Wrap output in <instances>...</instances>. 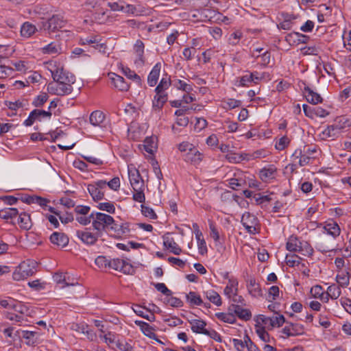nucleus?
<instances>
[{
	"label": "nucleus",
	"instance_id": "obj_1",
	"mask_svg": "<svg viewBox=\"0 0 351 351\" xmlns=\"http://www.w3.org/2000/svg\"><path fill=\"white\" fill-rule=\"evenodd\" d=\"M37 262L30 259L22 262L13 272V279L19 281L33 276L37 271Z\"/></svg>",
	"mask_w": 351,
	"mask_h": 351
},
{
	"label": "nucleus",
	"instance_id": "obj_2",
	"mask_svg": "<svg viewBox=\"0 0 351 351\" xmlns=\"http://www.w3.org/2000/svg\"><path fill=\"white\" fill-rule=\"evenodd\" d=\"M113 223L114 219L112 217L99 212L95 213V217L92 221L94 230H97V232H101V236L102 235V232L108 228L110 225Z\"/></svg>",
	"mask_w": 351,
	"mask_h": 351
},
{
	"label": "nucleus",
	"instance_id": "obj_3",
	"mask_svg": "<svg viewBox=\"0 0 351 351\" xmlns=\"http://www.w3.org/2000/svg\"><path fill=\"white\" fill-rule=\"evenodd\" d=\"M53 80L56 82L72 85L75 81L73 74L64 69L63 67H57L56 70L51 71Z\"/></svg>",
	"mask_w": 351,
	"mask_h": 351
},
{
	"label": "nucleus",
	"instance_id": "obj_4",
	"mask_svg": "<svg viewBox=\"0 0 351 351\" xmlns=\"http://www.w3.org/2000/svg\"><path fill=\"white\" fill-rule=\"evenodd\" d=\"M106 189V182L98 180L88 185V191L95 202L102 199L104 197V189Z\"/></svg>",
	"mask_w": 351,
	"mask_h": 351
},
{
	"label": "nucleus",
	"instance_id": "obj_5",
	"mask_svg": "<svg viewBox=\"0 0 351 351\" xmlns=\"http://www.w3.org/2000/svg\"><path fill=\"white\" fill-rule=\"evenodd\" d=\"M65 25L66 21L64 20L63 16L56 14L53 15L48 21L43 22V27L45 30L55 32L64 27Z\"/></svg>",
	"mask_w": 351,
	"mask_h": 351
},
{
	"label": "nucleus",
	"instance_id": "obj_6",
	"mask_svg": "<svg viewBox=\"0 0 351 351\" xmlns=\"http://www.w3.org/2000/svg\"><path fill=\"white\" fill-rule=\"evenodd\" d=\"M109 267L123 272L125 274H132L134 272L132 265L125 261L120 258L110 260Z\"/></svg>",
	"mask_w": 351,
	"mask_h": 351
},
{
	"label": "nucleus",
	"instance_id": "obj_7",
	"mask_svg": "<svg viewBox=\"0 0 351 351\" xmlns=\"http://www.w3.org/2000/svg\"><path fill=\"white\" fill-rule=\"evenodd\" d=\"M76 235L84 244L93 245L101 237V232L92 233L86 228L84 230H77Z\"/></svg>",
	"mask_w": 351,
	"mask_h": 351
},
{
	"label": "nucleus",
	"instance_id": "obj_8",
	"mask_svg": "<svg viewBox=\"0 0 351 351\" xmlns=\"http://www.w3.org/2000/svg\"><path fill=\"white\" fill-rule=\"evenodd\" d=\"M156 95L152 100V108L155 111L160 110L168 100V95L165 90L155 88Z\"/></svg>",
	"mask_w": 351,
	"mask_h": 351
},
{
	"label": "nucleus",
	"instance_id": "obj_9",
	"mask_svg": "<svg viewBox=\"0 0 351 351\" xmlns=\"http://www.w3.org/2000/svg\"><path fill=\"white\" fill-rule=\"evenodd\" d=\"M241 223L248 233L255 234L256 232L257 218L254 215L250 213H244L241 218Z\"/></svg>",
	"mask_w": 351,
	"mask_h": 351
},
{
	"label": "nucleus",
	"instance_id": "obj_10",
	"mask_svg": "<svg viewBox=\"0 0 351 351\" xmlns=\"http://www.w3.org/2000/svg\"><path fill=\"white\" fill-rule=\"evenodd\" d=\"M128 176L131 186H132L134 191L143 188V180L141 178L139 171L136 168L129 169Z\"/></svg>",
	"mask_w": 351,
	"mask_h": 351
},
{
	"label": "nucleus",
	"instance_id": "obj_11",
	"mask_svg": "<svg viewBox=\"0 0 351 351\" xmlns=\"http://www.w3.org/2000/svg\"><path fill=\"white\" fill-rule=\"evenodd\" d=\"M162 239L165 247L170 250L171 252L176 255H179L182 252V249L175 242L173 238L171 237V233L167 232L162 236Z\"/></svg>",
	"mask_w": 351,
	"mask_h": 351
},
{
	"label": "nucleus",
	"instance_id": "obj_12",
	"mask_svg": "<svg viewBox=\"0 0 351 351\" xmlns=\"http://www.w3.org/2000/svg\"><path fill=\"white\" fill-rule=\"evenodd\" d=\"M287 323L288 325L282 329V333L287 337L298 336L304 333V328L302 325L291 322Z\"/></svg>",
	"mask_w": 351,
	"mask_h": 351
},
{
	"label": "nucleus",
	"instance_id": "obj_13",
	"mask_svg": "<svg viewBox=\"0 0 351 351\" xmlns=\"http://www.w3.org/2000/svg\"><path fill=\"white\" fill-rule=\"evenodd\" d=\"M112 83L114 87L121 91H127L129 89L130 85L125 81V79L115 73H111L110 77Z\"/></svg>",
	"mask_w": 351,
	"mask_h": 351
},
{
	"label": "nucleus",
	"instance_id": "obj_14",
	"mask_svg": "<svg viewBox=\"0 0 351 351\" xmlns=\"http://www.w3.org/2000/svg\"><path fill=\"white\" fill-rule=\"evenodd\" d=\"M136 325L140 327L141 332L144 334V335L148 337L151 339H156V335L154 332L155 330V328L148 323L145 322L141 320L134 321Z\"/></svg>",
	"mask_w": 351,
	"mask_h": 351
},
{
	"label": "nucleus",
	"instance_id": "obj_15",
	"mask_svg": "<svg viewBox=\"0 0 351 351\" xmlns=\"http://www.w3.org/2000/svg\"><path fill=\"white\" fill-rule=\"evenodd\" d=\"M50 241L53 244L64 247L69 243V237L64 233L55 232L51 235Z\"/></svg>",
	"mask_w": 351,
	"mask_h": 351
},
{
	"label": "nucleus",
	"instance_id": "obj_16",
	"mask_svg": "<svg viewBox=\"0 0 351 351\" xmlns=\"http://www.w3.org/2000/svg\"><path fill=\"white\" fill-rule=\"evenodd\" d=\"M304 94L308 102L312 104H317L322 102V97L316 92H314L308 86L304 88Z\"/></svg>",
	"mask_w": 351,
	"mask_h": 351
},
{
	"label": "nucleus",
	"instance_id": "obj_17",
	"mask_svg": "<svg viewBox=\"0 0 351 351\" xmlns=\"http://www.w3.org/2000/svg\"><path fill=\"white\" fill-rule=\"evenodd\" d=\"M189 324L191 325V330L195 333L198 334H205V331L207 330V329L205 328L207 324L205 321L203 319H189L188 320Z\"/></svg>",
	"mask_w": 351,
	"mask_h": 351
},
{
	"label": "nucleus",
	"instance_id": "obj_18",
	"mask_svg": "<svg viewBox=\"0 0 351 351\" xmlns=\"http://www.w3.org/2000/svg\"><path fill=\"white\" fill-rule=\"evenodd\" d=\"M193 228L195 233V237L197 240V245L199 253L203 255L207 252L206 241L204 239H201V237H202V233L199 230L198 225L195 223L193 224Z\"/></svg>",
	"mask_w": 351,
	"mask_h": 351
},
{
	"label": "nucleus",
	"instance_id": "obj_19",
	"mask_svg": "<svg viewBox=\"0 0 351 351\" xmlns=\"http://www.w3.org/2000/svg\"><path fill=\"white\" fill-rule=\"evenodd\" d=\"M161 69V64L157 63L152 69L147 77V83L150 86H154L158 80Z\"/></svg>",
	"mask_w": 351,
	"mask_h": 351
},
{
	"label": "nucleus",
	"instance_id": "obj_20",
	"mask_svg": "<svg viewBox=\"0 0 351 351\" xmlns=\"http://www.w3.org/2000/svg\"><path fill=\"white\" fill-rule=\"evenodd\" d=\"M184 160L191 163H198L202 160V154L194 147L184 156Z\"/></svg>",
	"mask_w": 351,
	"mask_h": 351
},
{
	"label": "nucleus",
	"instance_id": "obj_21",
	"mask_svg": "<svg viewBox=\"0 0 351 351\" xmlns=\"http://www.w3.org/2000/svg\"><path fill=\"white\" fill-rule=\"evenodd\" d=\"M105 119V114L100 110L93 111L90 115V123L94 126H102Z\"/></svg>",
	"mask_w": 351,
	"mask_h": 351
},
{
	"label": "nucleus",
	"instance_id": "obj_22",
	"mask_svg": "<svg viewBox=\"0 0 351 351\" xmlns=\"http://www.w3.org/2000/svg\"><path fill=\"white\" fill-rule=\"evenodd\" d=\"M276 172V168L274 165H270L268 167H264L259 172L260 178L266 182L269 179L274 178V175Z\"/></svg>",
	"mask_w": 351,
	"mask_h": 351
},
{
	"label": "nucleus",
	"instance_id": "obj_23",
	"mask_svg": "<svg viewBox=\"0 0 351 351\" xmlns=\"http://www.w3.org/2000/svg\"><path fill=\"white\" fill-rule=\"evenodd\" d=\"M18 223L24 230H29L32 226L30 215L26 213L19 214Z\"/></svg>",
	"mask_w": 351,
	"mask_h": 351
},
{
	"label": "nucleus",
	"instance_id": "obj_24",
	"mask_svg": "<svg viewBox=\"0 0 351 351\" xmlns=\"http://www.w3.org/2000/svg\"><path fill=\"white\" fill-rule=\"evenodd\" d=\"M301 244L296 237L291 236L287 242L286 248L290 252H300L302 250Z\"/></svg>",
	"mask_w": 351,
	"mask_h": 351
},
{
	"label": "nucleus",
	"instance_id": "obj_25",
	"mask_svg": "<svg viewBox=\"0 0 351 351\" xmlns=\"http://www.w3.org/2000/svg\"><path fill=\"white\" fill-rule=\"evenodd\" d=\"M234 308V313L241 319L248 321L252 317V313L249 309L243 308L240 305H234L232 306Z\"/></svg>",
	"mask_w": 351,
	"mask_h": 351
},
{
	"label": "nucleus",
	"instance_id": "obj_26",
	"mask_svg": "<svg viewBox=\"0 0 351 351\" xmlns=\"http://www.w3.org/2000/svg\"><path fill=\"white\" fill-rule=\"evenodd\" d=\"M19 215V210L16 208H5L0 210V218L5 220L12 219Z\"/></svg>",
	"mask_w": 351,
	"mask_h": 351
},
{
	"label": "nucleus",
	"instance_id": "obj_27",
	"mask_svg": "<svg viewBox=\"0 0 351 351\" xmlns=\"http://www.w3.org/2000/svg\"><path fill=\"white\" fill-rule=\"evenodd\" d=\"M60 45L57 42H51L49 45L42 48V52L44 54H57L60 53Z\"/></svg>",
	"mask_w": 351,
	"mask_h": 351
},
{
	"label": "nucleus",
	"instance_id": "obj_28",
	"mask_svg": "<svg viewBox=\"0 0 351 351\" xmlns=\"http://www.w3.org/2000/svg\"><path fill=\"white\" fill-rule=\"evenodd\" d=\"M324 230L333 237H337L340 234V228L337 223L331 221L326 223L324 227Z\"/></svg>",
	"mask_w": 351,
	"mask_h": 351
},
{
	"label": "nucleus",
	"instance_id": "obj_29",
	"mask_svg": "<svg viewBox=\"0 0 351 351\" xmlns=\"http://www.w3.org/2000/svg\"><path fill=\"white\" fill-rule=\"evenodd\" d=\"M10 61L8 60L6 58L0 56V77H5L10 75V73H8V71L12 72L13 69L11 68L10 65H7L6 63L10 62Z\"/></svg>",
	"mask_w": 351,
	"mask_h": 351
},
{
	"label": "nucleus",
	"instance_id": "obj_30",
	"mask_svg": "<svg viewBox=\"0 0 351 351\" xmlns=\"http://www.w3.org/2000/svg\"><path fill=\"white\" fill-rule=\"evenodd\" d=\"M22 337L24 338L26 341V344L28 346H34L37 341V332L35 331H28V330H23Z\"/></svg>",
	"mask_w": 351,
	"mask_h": 351
},
{
	"label": "nucleus",
	"instance_id": "obj_31",
	"mask_svg": "<svg viewBox=\"0 0 351 351\" xmlns=\"http://www.w3.org/2000/svg\"><path fill=\"white\" fill-rule=\"evenodd\" d=\"M293 156L295 157L296 158H300L299 165L300 167H303L309 164L311 160L313 158V157H311L306 154H302V151L301 149H296L293 154Z\"/></svg>",
	"mask_w": 351,
	"mask_h": 351
},
{
	"label": "nucleus",
	"instance_id": "obj_32",
	"mask_svg": "<svg viewBox=\"0 0 351 351\" xmlns=\"http://www.w3.org/2000/svg\"><path fill=\"white\" fill-rule=\"evenodd\" d=\"M247 290L253 296L261 294V290L258 284L256 282L254 278H250L247 282Z\"/></svg>",
	"mask_w": 351,
	"mask_h": 351
},
{
	"label": "nucleus",
	"instance_id": "obj_33",
	"mask_svg": "<svg viewBox=\"0 0 351 351\" xmlns=\"http://www.w3.org/2000/svg\"><path fill=\"white\" fill-rule=\"evenodd\" d=\"M206 298L212 303L219 306H221V299L218 293L214 290H209L205 292Z\"/></svg>",
	"mask_w": 351,
	"mask_h": 351
},
{
	"label": "nucleus",
	"instance_id": "obj_34",
	"mask_svg": "<svg viewBox=\"0 0 351 351\" xmlns=\"http://www.w3.org/2000/svg\"><path fill=\"white\" fill-rule=\"evenodd\" d=\"M340 288L335 285H332L328 287L326 291V300H328L329 297L332 300H336L340 296Z\"/></svg>",
	"mask_w": 351,
	"mask_h": 351
},
{
	"label": "nucleus",
	"instance_id": "obj_35",
	"mask_svg": "<svg viewBox=\"0 0 351 351\" xmlns=\"http://www.w3.org/2000/svg\"><path fill=\"white\" fill-rule=\"evenodd\" d=\"M36 29V28L34 25L28 22H26L22 25L21 28V34L23 36L28 38L35 32Z\"/></svg>",
	"mask_w": 351,
	"mask_h": 351
},
{
	"label": "nucleus",
	"instance_id": "obj_36",
	"mask_svg": "<svg viewBox=\"0 0 351 351\" xmlns=\"http://www.w3.org/2000/svg\"><path fill=\"white\" fill-rule=\"evenodd\" d=\"M186 298L187 302H189L191 305L199 306L203 304L201 297L194 291H190L186 294Z\"/></svg>",
	"mask_w": 351,
	"mask_h": 351
},
{
	"label": "nucleus",
	"instance_id": "obj_37",
	"mask_svg": "<svg viewBox=\"0 0 351 351\" xmlns=\"http://www.w3.org/2000/svg\"><path fill=\"white\" fill-rule=\"evenodd\" d=\"M229 184L233 190H238L239 187L246 185V181L241 176L234 177L229 180Z\"/></svg>",
	"mask_w": 351,
	"mask_h": 351
},
{
	"label": "nucleus",
	"instance_id": "obj_38",
	"mask_svg": "<svg viewBox=\"0 0 351 351\" xmlns=\"http://www.w3.org/2000/svg\"><path fill=\"white\" fill-rule=\"evenodd\" d=\"M143 147L145 152L152 154L156 149V144L154 138L147 137L144 141Z\"/></svg>",
	"mask_w": 351,
	"mask_h": 351
},
{
	"label": "nucleus",
	"instance_id": "obj_39",
	"mask_svg": "<svg viewBox=\"0 0 351 351\" xmlns=\"http://www.w3.org/2000/svg\"><path fill=\"white\" fill-rule=\"evenodd\" d=\"M341 128L338 125H332L328 126L322 134L326 138H335L339 133Z\"/></svg>",
	"mask_w": 351,
	"mask_h": 351
},
{
	"label": "nucleus",
	"instance_id": "obj_40",
	"mask_svg": "<svg viewBox=\"0 0 351 351\" xmlns=\"http://www.w3.org/2000/svg\"><path fill=\"white\" fill-rule=\"evenodd\" d=\"M215 316L221 321L228 323V324H234L236 322V318L234 315L232 313H217L215 314Z\"/></svg>",
	"mask_w": 351,
	"mask_h": 351
},
{
	"label": "nucleus",
	"instance_id": "obj_41",
	"mask_svg": "<svg viewBox=\"0 0 351 351\" xmlns=\"http://www.w3.org/2000/svg\"><path fill=\"white\" fill-rule=\"evenodd\" d=\"M348 272L337 274L336 276L337 282L342 287H346L349 285L350 279Z\"/></svg>",
	"mask_w": 351,
	"mask_h": 351
},
{
	"label": "nucleus",
	"instance_id": "obj_42",
	"mask_svg": "<svg viewBox=\"0 0 351 351\" xmlns=\"http://www.w3.org/2000/svg\"><path fill=\"white\" fill-rule=\"evenodd\" d=\"M256 332L260 339L263 340L265 342H269V333L265 330V327L261 326H258V324L255 325Z\"/></svg>",
	"mask_w": 351,
	"mask_h": 351
},
{
	"label": "nucleus",
	"instance_id": "obj_43",
	"mask_svg": "<svg viewBox=\"0 0 351 351\" xmlns=\"http://www.w3.org/2000/svg\"><path fill=\"white\" fill-rule=\"evenodd\" d=\"M302 258L296 254H287L286 256L285 262L289 267H294L299 265Z\"/></svg>",
	"mask_w": 351,
	"mask_h": 351
},
{
	"label": "nucleus",
	"instance_id": "obj_44",
	"mask_svg": "<svg viewBox=\"0 0 351 351\" xmlns=\"http://www.w3.org/2000/svg\"><path fill=\"white\" fill-rule=\"evenodd\" d=\"M285 322V318L282 315H278V316H274L270 317V326L273 327H280Z\"/></svg>",
	"mask_w": 351,
	"mask_h": 351
},
{
	"label": "nucleus",
	"instance_id": "obj_45",
	"mask_svg": "<svg viewBox=\"0 0 351 351\" xmlns=\"http://www.w3.org/2000/svg\"><path fill=\"white\" fill-rule=\"evenodd\" d=\"M141 213L145 217H149V219H157V215L155 213L154 210L149 206H146L142 204L141 205Z\"/></svg>",
	"mask_w": 351,
	"mask_h": 351
},
{
	"label": "nucleus",
	"instance_id": "obj_46",
	"mask_svg": "<svg viewBox=\"0 0 351 351\" xmlns=\"http://www.w3.org/2000/svg\"><path fill=\"white\" fill-rule=\"evenodd\" d=\"M238 282L234 279H230L228 285L224 289V293L229 298H231V294L233 293V289L237 288Z\"/></svg>",
	"mask_w": 351,
	"mask_h": 351
},
{
	"label": "nucleus",
	"instance_id": "obj_47",
	"mask_svg": "<svg viewBox=\"0 0 351 351\" xmlns=\"http://www.w3.org/2000/svg\"><path fill=\"white\" fill-rule=\"evenodd\" d=\"M123 71L127 77L134 80L138 84H141V79L134 71L130 70L129 68L123 69Z\"/></svg>",
	"mask_w": 351,
	"mask_h": 351
},
{
	"label": "nucleus",
	"instance_id": "obj_48",
	"mask_svg": "<svg viewBox=\"0 0 351 351\" xmlns=\"http://www.w3.org/2000/svg\"><path fill=\"white\" fill-rule=\"evenodd\" d=\"M49 97L47 93H43L37 96L32 102L35 107H42L44 104L47 101Z\"/></svg>",
	"mask_w": 351,
	"mask_h": 351
},
{
	"label": "nucleus",
	"instance_id": "obj_49",
	"mask_svg": "<svg viewBox=\"0 0 351 351\" xmlns=\"http://www.w3.org/2000/svg\"><path fill=\"white\" fill-rule=\"evenodd\" d=\"M97 208L101 210L106 211L109 213H114L115 207L113 203L111 202H103L99 203L97 205Z\"/></svg>",
	"mask_w": 351,
	"mask_h": 351
},
{
	"label": "nucleus",
	"instance_id": "obj_50",
	"mask_svg": "<svg viewBox=\"0 0 351 351\" xmlns=\"http://www.w3.org/2000/svg\"><path fill=\"white\" fill-rule=\"evenodd\" d=\"M73 87L71 84H63L60 82V88L58 90V95L63 96L71 93Z\"/></svg>",
	"mask_w": 351,
	"mask_h": 351
},
{
	"label": "nucleus",
	"instance_id": "obj_51",
	"mask_svg": "<svg viewBox=\"0 0 351 351\" xmlns=\"http://www.w3.org/2000/svg\"><path fill=\"white\" fill-rule=\"evenodd\" d=\"M134 311L137 315L142 317L149 322H154L156 319V317L154 314L150 315L145 314L140 306H136V308H134Z\"/></svg>",
	"mask_w": 351,
	"mask_h": 351
},
{
	"label": "nucleus",
	"instance_id": "obj_52",
	"mask_svg": "<svg viewBox=\"0 0 351 351\" xmlns=\"http://www.w3.org/2000/svg\"><path fill=\"white\" fill-rule=\"evenodd\" d=\"M33 111H35L36 112V115H34V117L36 119V121H41L42 118L47 117V118L50 119L52 115L50 110L46 111L44 110L35 109Z\"/></svg>",
	"mask_w": 351,
	"mask_h": 351
},
{
	"label": "nucleus",
	"instance_id": "obj_53",
	"mask_svg": "<svg viewBox=\"0 0 351 351\" xmlns=\"http://www.w3.org/2000/svg\"><path fill=\"white\" fill-rule=\"evenodd\" d=\"M289 143L290 139L287 136H284L281 137L278 142H276L275 147L278 150H283L288 146Z\"/></svg>",
	"mask_w": 351,
	"mask_h": 351
},
{
	"label": "nucleus",
	"instance_id": "obj_54",
	"mask_svg": "<svg viewBox=\"0 0 351 351\" xmlns=\"http://www.w3.org/2000/svg\"><path fill=\"white\" fill-rule=\"evenodd\" d=\"M155 288L166 296H171L172 291L169 289L164 283H154Z\"/></svg>",
	"mask_w": 351,
	"mask_h": 351
},
{
	"label": "nucleus",
	"instance_id": "obj_55",
	"mask_svg": "<svg viewBox=\"0 0 351 351\" xmlns=\"http://www.w3.org/2000/svg\"><path fill=\"white\" fill-rule=\"evenodd\" d=\"M96 265H97L100 268H106L107 267H109L110 260H108L104 256H99L95 261Z\"/></svg>",
	"mask_w": 351,
	"mask_h": 351
},
{
	"label": "nucleus",
	"instance_id": "obj_56",
	"mask_svg": "<svg viewBox=\"0 0 351 351\" xmlns=\"http://www.w3.org/2000/svg\"><path fill=\"white\" fill-rule=\"evenodd\" d=\"M53 278L58 284L64 282V285L62 287H68V286H74L77 284V282L76 283L75 282H72V283L67 282L66 281L65 276L61 274H56V275L53 276Z\"/></svg>",
	"mask_w": 351,
	"mask_h": 351
},
{
	"label": "nucleus",
	"instance_id": "obj_57",
	"mask_svg": "<svg viewBox=\"0 0 351 351\" xmlns=\"http://www.w3.org/2000/svg\"><path fill=\"white\" fill-rule=\"evenodd\" d=\"M247 351H261L247 335L244 337Z\"/></svg>",
	"mask_w": 351,
	"mask_h": 351
},
{
	"label": "nucleus",
	"instance_id": "obj_58",
	"mask_svg": "<svg viewBox=\"0 0 351 351\" xmlns=\"http://www.w3.org/2000/svg\"><path fill=\"white\" fill-rule=\"evenodd\" d=\"M311 293L314 298H320L321 300H324V292L322 291V287L319 285L314 286L311 289Z\"/></svg>",
	"mask_w": 351,
	"mask_h": 351
},
{
	"label": "nucleus",
	"instance_id": "obj_59",
	"mask_svg": "<svg viewBox=\"0 0 351 351\" xmlns=\"http://www.w3.org/2000/svg\"><path fill=\"white\" fill-rule=\"evenodd\" d=\"M134 50L139 58L142 60L144 53V43L141 40H137L134 45Z\"/></svg>",
	"mask_w": 351,
	"mask_h": 351
},
{
	"label": "nucleus",
	"instance_id": "obj_60",
	"mask_svg": "<svg viewBox=\"0 0 351 351\" xmlns=\"http://www.w3.org/2000/svg\"><path fill=\"white\" fill-rule=\"evenodd\" d=\"M133 194V199L136 202L143 203L145 200V194L143 193V188L134 191Z\"/></svg>",
	"mask_w": 351,
	"mask_h": 351
},
{
	"label": "nucleus",
	"instance_id": "obj_61",
	"mask_svg": "<svg viewBox=\"0 0 351 351\" xmlns=\"http://www.w3.org/2000/svg\"><path fill=\"white\" fill-rule=\"evenodd\" d=\"M256 324L258 326H261V324H264L265 326H270V317H266L263 315H258L255 318Z\"/></svg>",
	"mask_w": 351,
	"mask_h": 351
},
{
	"label": "nucleus",
	"instance_id": "obj_62",
	"mask_svg": "<svg viewBox=\"0 0 351 351\" xmlns=\"http://www.w3.org/2000/svg\"><path fill=\"white\" fill-rule=\"evenodd\" d=\"M176 86L178 89L182 90L186 92L187 93H190L193 90L191 85L188 84L180 80H178L177 83L176 84Z\"/></svg>",
	"mask_w": 351,
	"mask_h": 351
},
{
	"label": "nucleus",
	"instance_id": "obj_63",
	"mask_svg": "<svg viewBox=\"0 0 351 351\" xmlns=\"http://www.w3.org/2000/svg\"><path fill=\"white\" fill-rule=\"evenodd\" d=\"M12 309H13L16 312H18L21 314H25L28 311L27 307L21 302H19V303L14 302L13 305H12Z\"/></svg>",
	"mask_w": 351,
	"mask_h": 351
},
{
	"label": "nucleus",
	"instance_id": "obj_64",
	"mask_svg": "<svg viewBox=\"0 0 351 351\" xmlns=\"http://www.w3.org/2000/svg\"><path fill=\"white\" fill-rule=\"evenodd\" d=\"M232 342L237 351H244V349L246 348L245 339L242 341L238 339H233Z\"/></svg>",
	"mask_w": 351,
	"mask_h": 351
}]
</instances>
